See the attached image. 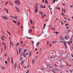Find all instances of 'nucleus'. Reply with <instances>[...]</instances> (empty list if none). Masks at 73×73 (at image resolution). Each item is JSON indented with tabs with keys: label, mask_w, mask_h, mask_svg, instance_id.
<instances>
[{
	"label": "nucleus",
	"mask_w": 73,
	"mask_h": 73,
	"mask_svg": "<svg viewBox=\"0 0 73 73\" xmlns=\"http://www.w3.org/2000/svg\"><path fill=\"white\" fill-rule=\"evenodd\" d=\"M38 10V6L36 5L35 6V13H37V12Z\"/></svg>",
	"instance_id": "f257e3e1"
},
{
	"label": "nucleus",
	"mask_w": 73,
	"mask_h": 73,
	"mask_svg": "<svg viewBox=\"0 0 73 73\" xmlns=\"http://www.w3.org/2000/svg\"><path fill=\"white\" fill-rule=\"evenodd\" d=\"M15 3H17L18 5H19L20 4V2L19 0H17L15 1Z\"/></svg>",
	"instance_id": "f03ea898"
},
{
	"label": "nucleus",
	"mask_w": 73,
	"mask_h": 73,
	"mask_svg": "<svg viewBox=\"0 0 73 73\" xmlns=\"http://www.w3.org/2000/svg\"><path fill=\"white\" fill-rule=\"evenodd\" d=\"M2 17L4 20H8V18L7 17H5V16H2Z\"/></svg>",
	"instance_id": "7ed1b4c3"
},
{
	"label": "nucleus",
	"mask_w": 73,
	"mask_h": 73,
	"mask_svg": "<svg viewBox=\"0 0 73 73\" xmlns=\"http://www.w3.org/2000/svg\"><path fill=\"white\" fill-rule=\"evenodd\" d=\"M17 65V63H16V62L15 63L14 65V69H16V68L17 67V66H16Z\"/></svg>",
	"instance_id": "20e7f679"
},
{
	"label": "nucleus",
	"mask_w": 73,
	"mask_h": 73,
	"mask_svg": "<svg viewBox=\"0 0 73 73\" xmlns=\"http://www.w3.org/2000/svg\"><path fill=\"white\" fill-rule=\"evenodd\" d=\"M15 8L19 12H20V9L19 8L15 6Z\"/></svg>",
	"instance_id": "39448f33"
},
{
	"label": "nucleus",
	"mask_w": 73,
	"mask_h": 73,
	"mask_svg": "<svg viewBox=\"0 0 73 73\" xmlns=\"http://www.w3.org/2000/svg\"><path fill=\"white\" fill-rule=\"evenodd\" d=\"M65 39H66V40H68V38H69V36L68 35H66L65 36V37L64 38Z\"/></svg>",
	"instance_id": "423d86ee"
},
{
	"label": "nucleus",
	"mask_w": 73,
	"mask_h": 73,
	"mask_svg": "<svg viewBox=\"0 0 73 73\" xmlns=\"http://www.w3.org/2000/svg\"><path fill=\"white\" fill-rule=\"evenodd\" d=\"M4 9V10H5V11L7 13H8V10L7 8H5Z\"/></svg>",
	"instance_id": "0eeeda50"
},
{
	"label": "nucleus",
	"mask_w": 73,
	"mask_h": 73,
	"mask_svg": "<svg viewBox=\"0 0 73 73\" xmlns=\"http://www.w3.org/2000/svg\"><path fill=\"white\" fill-rule=\"evenodd\" d=\"M11 62L12 64H13V59L12 58H11Z\"/></svg>",
	"instance_id": "6e6552de"
},
{
	"label": "nucleus",
	"mask_w": 73,
	"mask_h": 73,
	"mask_svg": "<svg viewBox=\"0 0 73 73\" xmlns=\"http://www.w3.org/2000/svg\"><path fill=\"white\" fill-rule=\"evenodd\" d=\"M62 11H63V12H64V13H66V9H63L62 8Z\"/></svg>",
	"instance_id": "1a4fd4ad"
},
{
	"label": "nucleus",
	"mask_w": 73,
	"mask_h": 73,
	"mask_svg": "<svg viewBox=\"0 0 73 73\" xmlns=\"http://www.w3.org/2000/svg\"><path fill=\"white\" fill-rule=\"evenodd\" d=\"M10 47H11V45H13V44L12 42H10Z\"/></svg>",
	"instance_id": "9d476101"
},
{
	"label": "nucleus",
	"mask_w": 73,
	"mask_h": 73,
	"mask_svg": "<svg viewBox=\"0 0 73 73\" xmlns=\"http://www.w3.org/2000/svg\"><path fill=\"white\" fill-rule=\"evenodd\" d=\"M41 8H45V5H44V6H42L40 7Z\"/></svg>",
	"instance_id": "9b49d317"
},
{
	"label": "nucleus",
	"mask_w": 73,
	"mask_h": 73,
	"mask_svg": "<svg viewBox=\"0 0 73 73\" xmlns=\"http://www.w3.org/2000/svg\"><path fill=\"white\" fill-rule=\"evenodd\" d=\"M1 40H2V41H3L4 40V37H3V36H1Z\"/></svg>",
	"instance_id": "f8f14e48"
},
{
	"label": "nucleus",
	"mask_w": 73,
	"mask_h": 73,
	"mask_svg": "<svg viewBox=\"0 0 73 73\" xmlns=\"http://www.w3.org/2000/svg\"><path fill=\"white\" fill-rule=\"evenodd\" d=\"M64 41V39L62 38V40L60 41L61 42H63Z\"/></svg>",
	"instance_id": "ddd939ff"
},
{
	"label": "nucleus",
	"mask_w": 73,
	"mask_h": 73,
	"mask_svg": "<svg viewBox=\"0 0 73 73\" xmlns=\"http://www.w3.org/2000/svg\"><path fill=\"white\" fill-rule=\"evenodd\" d=\"M1 69L2 70H4L5 69V67L3 66L1 67Z\"/></svg>",
	"instance_id": "4468645a"
},
{
	"label": "nucleus",
	"mask_w": 73,
	"mask_h": 73,
	"mask_svg": "<svg viewBox=\"0 0 73 73\" xmlns=\"http://www.w3.org/2000/svg\"><path fill=\"white\" fill-rule=\"evenodd\" d=\"M54 69L55 71H56V72H57V71H58V70H59L58 69H57L56 68H54Z\"/></svg>",
	"instance_id": "2eb2a0df"
},
{
	"label": "nucleus",
	"mask_w": 73,
	"mask_h": 73,
	"mask_svg": "<svg viewBox=\"0 0 73 73\" xmlns=\"http://www.w3.org/2000/svg\"><path fill=\"white\" fill-rule=\"evenodd\" d=\"M35 63V59H32V64H34Z\"/></svg>",
	"instance_id": "dca6fc26"
},
{
	"label": "nucleus",
	"mask_w": 73,
	"mask_h": 73,
	"mask_svg": "<svg viewBox=\"0 0 73 73\" xmlns=\"http://www.w3.org/2000/svg\"><path fill=\"white\" fill-rule=\"evenodd\" d=\"M9 4H10V5H13V4H12V2H10V1H9Z\"/></svg>",
	"instance_id": "f3484780"
},
{
	"label": "nucleus",
	"mask_w": 73,
	"mask_h": 73,
	"mask_svg": "<svg viewBox=\"0 0 73 73\" xmlns=\"http://www.w3.org/2000/svg\"><path fill=\"white\" fill-rule=\"evenodd\" d=\"M29 54H30L29 55V57H30V56H31V51H30L29 53Z\"/></svg>",
	"instance_id": "a211bd4d"
},
{
	"label": "nucleus",
	"mask_w": 73,
	"mask_h": 73,
	"mask_svg": "<svg viewBox=\"0 0 73 73\" xmlns=\"http://www.w3.org/2000/svg\"><path fill=\"white\" fill-rule=\"evenodd\" d=\"M2 44L4 46H5V43H4V42H3L2 43Z\"/></svg>",
	"instance_id": "6ab92c4d"
},
{
	"label": "nucleus",
	"mask_w": 73,
	"mask_h": 73,
	"mask_svg": "<svg viewBox=\"0 0 73 73\" xmlns=\"http://www.w3.org/2000/svg\"><path fill=\"white\" fill-rule=\"evenodd\" d=\"M70 32V30H68L66 32V33H69Z\"/></svg>",
	"instance_id": "aec40b11"
},
{
	"label": "nucleus",
	"mask_w": 73,
	"mask_h": 73,
	"mask_svg": "<svg viewBox=\"0 0 73 73\" xmlns=\"http://www.w3.org/2000/svg\"><path fill=\"white\" fill-rule=\"evenodd\" d=\"M13 19H17V16H16L15 17H13Z\"/></svg>",
	"instance_id": "412c9836"
},
{
	"label": "nucleus",
	"mask_w": 73,
	"mask_h": 73,
	"mask_svg": "<svg viewBox=\"0 0 73 73\" xmlns=\"http://www.w3.org/2000/svg\"><path fill=\"white\" fill-rule=\"evenodd\" d=\"M7 32L8 33V34L10 36H11V33H10V32H9L8 31H7Z\"/></svg>",
	"instance_id": "4be33fe9"
},
{
	"label": "nucleus",
	"mask_w": 73,
	"mask_h": 73,
	"mask_svg": "<svg viewBox=\"0 0 73 73\" xmlns=\"http://www.w3.org/2000/svg\"><path fill=\"white\" fill-rule=\"evenodd\" d=\"M46 26V23H45L44 24V26H43V29H44V28H45V27Z\"/></svg>",
	"instance_id": "5701e85b"
},
{
	"label": "nucleus",
	"mask_w": 73,
	"mask_h": 73,
	"mask_svg": "<svg viewBox=\"0 0 73 73\" xmlns=\"http://www.w3.org/2000/svg\"><path fill=\"white\" fill-rule=\"evenodd\" d=\"M60 56H63L64 54H63V52H61L60 53Z\"/></svg>",
	"instance_id": "b1692460"
},
{
	"label": "nucleus",
	"mask_w": 73,
	"mask_h": 73,
	"mask_svg": "<svg viewBox=\"0 0 73 73\" xmlns=\"http://www.w3.org/2000/svg\"><path fill=\"white\" fill-rule=\"evenodd\" d=\"M39 42H38L36 44V47H37V46H38V45H39Z\"/></svg>",
	"instance_id": "393cba45"
},
{
	"label": "nucleus",
	"mask_w": 73,
	"mask_h": 73,
	"mask_svg": "<svg viewBox=\"0 0 73 73\" xmlns=\"http://www.w3.org/2000/svg\"><path fill=\"white\" fill-rule=\"evenodd\" d=\"M68 58V56L67 55H66L64 57V58L66 59V58Z\"/></svg>",
	"instance_id": "a878e982"
},
{
	"label": "nucleus",
	"mask_w": 73,
	"mask_h": 73,
	"mask_svg": "<svg viewBox=\"0 0 73 73\" xmlns=\"http://www.w3.org/2000/svg\"><path fill=\"white\" fill-rule=\"evenodd\" d=\"M30 21L31 23V24H32V23H33V21H32L31 20H30Z\"/></svg>",
	"instance_id": "bb28decb"
},
{
	"label": "nucleus",
	"mask_w": 73,
	"mask_h": 73,
	"mask_svg": "<svg viewBox=\"0 0 73 73\" xmlns=\"http://www.w3.org/2000/svg\"><path fill=\"white\" fill-rule=\"evenodd\" d=\"M24 62H25V60H23L22 61V63L23 64H24Z\"/></svg>",
	"instance_id": "cd10ccee"
},
{
	"label": "nucleus",
	"mask_w": 73,
	"mask_h": 73,
	"mask_svg": "<svg viewBox=\"0 0 73 73\" xmlns=\"http://www.w3.org/2000/svg\"><path fill=\"white\" fill-rule=\"evenodd\" d=\"M39 13H40V15H42V12H41V11H40L39 12Z\"/></svg>",
	"instance_id": "c85d7f7f"
},
{
	"label": "nucleus",
	"mask_w": 73,
	"mask_h": 73,
	"mask_svg": "<svg viewBox=\"0 0 73 73\" xmlns=\"http://www.w3.org/2000/svg\"><path fill=\"white\" fill-rule=\"evenodd\" d=\"M19 43H16V46H17L18 45H19Z\"/></svg>",
	"instance_id": "c756f323"
},
{
	"label": "nucleus",
	"mask_w": 73,
	"mask_h": 73,
	"mask_svg": "<svg viewBox=\"0 0 73 73\" xmlns=\"http://www.w3.org/2000/svg\"><path fill=\"white\" fill-rule=\"evenodd\" d=\"M21 49H19V53H21Z\"/></svg>",
	"instance_id": "7c9ffc66"
},
{
	"label": "nucleus",
	"mask_w": 73,
	"mask_h": 73,
	"mask_svg": "<svg viewBox=\"0 0 73 73\" xmlns=\"http://www.w3.org/2000/svg\"><path fill=\"white\" fill-rule=\"evenodd\" d=\"M64 44H67V43L66 42V41H64Z\"/></svg>",
	"instance_id": "2f4dec72"
},
{
	"label": "nucleus",
	"mask_w": 73,
	"mask_h": 73,
	"mask_svg": "<svg viewBox=\"0 0 73 73\" xmlns=\"http://www.w3.org/2000/svg\"><path fill=\"white\" fill-rule=\"evenodd\" d=\"M23 57H24V58H25V57H27V56H26V55L25 54L23 55Z\"/></svg>",
	"instance_id": "473e14b6"
},
{
	"label": "nucleus",
	"mask_w": 73,
	"mask_h": 73,
	"mask_svg": "<svg viewBox=\"0 0 73 73\" xmlns=\"http://www.w3.org/2000/svg\"><path fill=\"white\" fill-rule=\"evenodd\" d=\"M57 42L56 41H53V42H52V44H54L55 43H56Z\"/></svg>",
	"instance_id": "72a5a7b5"
},
{
	"label": "nucleus",
	"mask_w": 73,
	"mask_h": 73,
	"mask_svg": "<svg viewBox=\"0 0 73 73\" xmlns=\"http://www.w3.org/2000/svg\"><path fill=\"white\" fill-rule=\"evenodd\" d=\"M58 60L59 61H61V58H60L58 59Z\"/></svg>",
	"instance_id": "f704fd0d"
},
{
	"label": "nucleus",
	"mask_w": 73,
	"mask_h": 73,
	"mask_svg": "<svg viewBox=\"0 0 73 73\" xmlns=\"http://www.w3.org/2000/svg\"><path fill=\"white\" fill-rule=\"evenodd\" d=\"M8 3V2H6L5 3V5H7Z\"/></svg>",
	"instance_id": "c9c22d12"
},
{
	"label": "nucleus",
	"mask_w": 73,
	"mask_h": 73,
	"mask_svg": "<svg viewBox=\"0 0 73 73\" xmlns=\"http://www.w3.org/2000/svg\"><path fill=\"white\" fill-rule=\"evenodd\" d=\"M45 3H48V1L46 0H45Z\"/></svg>",
	"instance_id": "e433bc0d"
},
{
	"label": "nucleus",
	"mask_w": 73,
	"mask_h": 73,
	"mask_svg": "<svg viewBox=\"0 0 73 73\" xmlns=\"http://www.w3.org/2000/svg\"><path fill=\"white\" fill-rule=\"evenodd\" d=\"M60 67L61 68H64V65H60Z\"/></svg>",
	"instance_id": "4c0bfd02"
},
{
	"label": "nucleus",
	"mask_w": 73,
	"mask_h": 73,
	"mask_svg": "<svg viewBox=\"0 0 73 73\" xmlns=\"http://www.w3.org/2000/svg\"><path fill=\"white\" fill-rule=\"evenodd\" d=\"M26 51H27V50L26 49L24 50H23V53H25V52Z\"/></svg>",
	"instance_id": "58836bf2"
},
{
	"label": "nucleus",
	"mask_w": 73,
	"mask_h": 73,
	"mask_svg": "<svg viewBox=\"0 0 73 73\" xmlns=\"http://www.w3.org/2000/svg\"><path fill=\"white\" fill-rule=\"evenodd\" d=\"M41 70H45V69L43 68H41Z\"/></svg>",
	"instance_id": "ea45409f"
},
{
	"label": "nucleus",
	"mask_w": 73,
	"mask_h": 73,
	"mask_svg": "<svg viewBox=\"0 0 73 73\" xmlns=\"http://www.w3.org/2000/svg\"><path fill=\"white\" fill-rule=\"evenodd\" d=\"M41 17L42 18H44V15H41Z\"/></svg>",
	"instance_id": "a19ab883"
},
{
	"label": "nucleus",
	"mask_w": 73,
	"mask_h": 73,
	"mask_svg": "<svg viewBox=\"0 0 73 73\" xmlns=\"http://www.w3.org/2000/svg\"><path fill=\"white\" fill-rule=\"evenodd\" d=\"M54 33H56V35H57V34H58V33H58V32H54Z\"/></svg>",
	"instance_id": "79ce46f5"
},
{
	"label": "nucleus",
	"mask_w": 73,
	"mask_h": 73,
	"mask_svg": "<svg viewBox=\"0 0 73 73\" xmlns=\"http://www.w3.org/2000/svg\"><path fill=\"white\" fill-rule=\"evenodd\" d=\"M56 1V0H54V1H53L52 3H54V2H55V1Z\"/></svg>",
	"instance_id": "37998d69"
},
{
	"label": "nucleus",
	"mask_w": 73,
	"mask_h": 73,
	"mask_svg": "<svg viewBox=\"0 0 73 73\" xmlns=\"http://www.w3.org/2000/svg\"><path fill=\"white\" fill-rule=\"evenodd\" d=\"M51 30H55V29H54V28H52V27L51 28Z\"/></svg>",
	"instance_id": "c03bdc74"
},
{
	"label": "nucleus",
	"mask_w": 73,
	"mask_h": 73,
	"mask_svg": "<svg viewBox=\"0 0 73 73\" xmlns=\"http://www.w3.org/2000/svg\"><path fill=\"white\" fill-rule=\"evenodd\" d=\"M50 59H52V58H53V57H52V56H51L50 57Z\"/></svg>",
	"instance_id": "a18cd8bd"
},
{
	"label": "nucleus",
	"mask_w": 73,
	"mask_h": 73,
	"mask_svg": "<svg viewBox=\"0 0 73 73\" xmlns=\"http://www.w3.org/2000/svg\"><path fill=\"white\" fill-rule=\"evenodd\" d=\"M48 68H50V65L48 64L47 65Z\"/></svg>",
	"instance_id": "49530a36"
},
{
	"label": "nucleus",
	"mask_w": 73,
	"mask_h": 73,
	"mask_svg": "<svg viewBox=\"0 0 73 73\" xmlns=\"http://www.w3.org/2000/svg\"><path fill=\"white\" fill-rule=\"evenodd\" d=\"M13 23H16V21H14V20H13Z\"/></svg>",
	"instance_id": "de8ad7c7"
},
{
	"label": "nucleus",
	"mask_w": 73,
	"mask_h": 73,
	"mask_svg": "<svg viewBox=\"0 0 73 73\" xmlns=\"http://www.w3.org/2000/svg\"><path fill=\"white\" fill-rule=\"evenodd\" d=\"M73 36H72L70 38V40H71V41H72V39H73Z\"/></svg>",
	"instance_id": "09e8293b"
},
{
	"label": "nucleus",
	"mask_w": 73,
	"mask_h": 73,
	"mask_svg": "<svg viewBox=\"0 0 73 73\" xmlns=\"http://www.w3.org/2000/svg\"><path fill=\"white\" fill-rule=\"evenodd\" d=\"M6 49V46H4V50H5Z\"/></svg>",
	"instance_id": "8fccbe9b"
},
{
	"label": "nucleus",
	"mask_w": 73,
	"mask_h": 73,
	"mask_svg": "<svg viewBox=\"0 0 73 73\" xmlns=\"http://www.w3.org/2000/svg\"><path fill=\"white\" fill-rule=\"evenodd\" d=\"M67 42H68V45H70V42H69V41H68Z\"/></svg>",
	"instance_id": "3c124183"
},
{
	"label": "nucleus",
	"mask_w": 73,
	"mask_h": 73,
	"mask_svg": "<svg viewBox=\"0 0 73 73\" xmlns=\"http://www.w3.org/2000/svg\"><path fill=\"white\" fill-rule=\"evenodd\" d=\"M73 70H72V69H71L70 70V72H73Z\"/></svg>",
	"instance_id": "603ef678"
},
{
	"label": "nucleus",
	"mask_w": 73,
	"mask_h": 73,
	"mask_svg": "<svg viewBox=\"0 0 73 73\" xmlns=\"http://www.w3.org/2000/svg\"><path fill=\"white\" fill-rule=\"evenodd\" d=\"M65 47L66 48H68V46H66V45L65 44Z\"/></svg>",
	"instance_id": "864d4df0"
},
{
	"label": "nucleus",
	"mask_w": 73,
	"mask_h": 73,
	"mask_svg": "<svg viewBox=\"0 0 73 73\" xmlns=\"http://www.w3.org/2000/svg\"><path fill=\"white\" fill-rule=\"evenodd\" d=\"M56 9H59V10H60V7H57Z\"/></svg>",
	"instance_id": "5fc2aeb1"
},
{
	"label": "nucleus",
	"mask_w": 73,
	"mask_h": 73,
	"mask_svg": "<svg viewBox=\"0 0 73 73\" xmlns=\"http://www.w3.org/2000/svg\"><path fill=\"white\" fill-rule=\"evenodd\" d=\"M24 55V54L23 53H21V56H23Z\"/></svg>",
	"instance_id": "6e6d98bb"
},
{
	"label": "nucleus",
	"mask_w": 73,
	"mask_h": 73,
	"mask_svg": "<svg viewBox=\"0 0 73 73\" xmlns=\"http://www.w3.org/2000/svg\"><path fill=\"white\" fill-rule=\"evenodd\" d=\"M67 66H70V67L71 66V65L70 64L67 65Z\"/></svg>",
	"instance_id": "4d7b16f0"
},
{
	"label": "nucleus",
	"mask_w": 73,
	"mask_h": 73,
	"mask_svg": "<svg viewBox=\"0 0 73 73\" xmlns=\"http://www.w3.org/2000/svg\"><path fill=\"white\" fill-rule=\"evenodd\" d=\"M52 14V10H51L50 15H51Z\"/></svg>",
	"instance_id": "13d9d810"
},
{
	"label": "nucleus",
	"mask_w": 73,
	"mask_h": 73,
	"mask_svg": "<svg viewBox=\"0 0 73 73\" xmlns=\"http://www.w3.org/2000/svg\"><path fill=\"white\" fill-rule=\"evenodd\" d=\"M62 15H63V16H65L63 14V12H62Z\"/></svg>",
	"instance_id": "bf43d9fd"
},
{
	"label": "nucleus",
	"mask_w": 73,
	"mask_h": 73,
	"mask_svg": "<svg viewBox=\"0 0 73 73\" xmlns=\"http://www.w3.org/2000/svg\"><path fill=\"white\" fill-rule=\"evenodd\" d=\"M19 69H20V64H19Z\"/></svg>",
	"instance_id": "052dcab7"
},
{
	"label": "nucleus",
	"mask_w": 73,
	"mask_h": 73,
	"mask_svg": "<svg viewBox=\"0 0 73 73\" xmlns=\"http://www.w3.org/2000/svg\"><path fill=\"white\" fill-rule=\"evenodd\" d=\"M27 38H30V39H31V38H29L28 37V36H27Z\"/></svg>",
	"instance_id": "680f3d73"
},
{
	"label": "nucleus",
	"mask_w": 73,
	"mask_h": 73,
	"mask_svg": "<svg viewBox=\"0 0 73 73\" xmlns=\"http://www.w3.org/2000/svg\"><path fill=\"white\" fill-rule=\"evenodd\" d=\"M37 48H35V50L36 51H37Z\"/></svg>",
	"instance_id": "e2e57ef3"
},
{
	"label": "nucleus",
	"mask_w": 73,
	"mask_h": 73,
	"mask_svg": "<svg viewBox=\"0 0 73 73\" xmlns=\"http://www.w3.org/2000/svg\"><path fill=\"white\" fill-rule=\"evenodd\" d=\"M32 43H33V44H34V42L32 40Z\"/></svg>",
	"instance_id": "0e129e2a"
},
{
	"label": "nucleus",
	"mask_w": 73,
	"mask_h": 73,
	"mask_svg": "<svg viewBox=\"0 0 73 73\" xmlns=\"http://www.w3.org/2000/svg\"><path fill=\"white\" fill-rule=\"evenodd\" d=\"M7 54H5V57H6V56H7Z\"/></svg>",
	"instance_id": "69168bd1"
},
{
	"label": "nucleus",
	"mask_w": 73,
	"mask_h": 73,
	"mask_svg": "<svg viewBox=\"0 0 73 73\" xmlns=\"http://www.w3.org/2000/svg\"><path fill=\"white\" fill-rule=\"evenodd\" d=\"M24 59V58H23V57H21V60H23Z\"/></svg>",
	"instance_id": "338daca9"
},
{
	"label": "nucleus",
	"mask_w": 73,
	"mask_h": 73,
	"mask_svg": "<svg viewBox=\"0 0 73 73\" xmlns=\"http://www.w3.org/2000/svg\"><path fill=\"white\" fill-rule=\"evenodd\" d=\"M53 58H56V56H53Z\"/></svg>",
	"instance_id": "774afa93"
}]
</instances>
